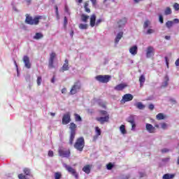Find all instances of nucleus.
<instances>
[{
	"label": "nucleus",
	"instance_id": "nucleus-1",
	"mask_svg": "<svg viewBox=\"0 0 179 179\" xmlns=\"http://www.w3.org/2000/svg\"><path fill=\"white\" fill-rule=\"evenodd\" d=\"M43 19V16L38 15L33 18V17L26 15L25 23L31 26H37L40 23V20Z\"/></svg>",
	"mask_w": 179,
	"mask_h": 179
},
{
	"label": "nucleus",
	"instance_id": "nucleus-2",
	"mask_svg": "<svg viewBox=\"0 0 179 179\" xmlns=\"http://www.w3.org/2000/svg\"><path fill=\"white\" fill-rule=\"evenodd\" d=\"M74 148L76 150H78V152H83V148H85V138L80 137L77 138L74 144Z\"/></svg>",
	"mask_w": 179,
	"mask_h": 179
},
{
	"label": "nucleus",
	"instance_id": "nucleus-3",
	"mask_svg": "<svg viewBox=\"0 0 179 179\" xmlns=\"http://www.w3.org/2000/svg\"><path fill=\"white\" fill-rule=\"evenodd\" d=\"M76 128L77 126L75 123L72 122L70 124L69 129H70V138L69 143L71 145L73 144V139H75V135H76Z\"/></svg>",
	"mask_w": 179,
	"mask_h": 179
},
{
	"label": "nucleus",
	"instance_id": "nucleus-4",
	"mask_svg": "<svg viewBox=\"0 0 179 179\" xmlns=\"http://www.w3.org/2000/svg\"><path fill=\"white\" fill-rule=\"evenodd\" d=\"M80 89H82V83H80V81H76L71 87V89L70 90V94L71 96H73V94L79 93V92H80Z\"/></svg>",
	"mask_w": 179,
	"mask_h": 179
},
{
	"label": "nucleus",
	"instance_id": "nucleus-5",
	"mask_svg": "<svg viewBox=\"0 0 179 179\" xmlns=\"http://www.w3.org/2000/svg\"><path fill=\"white\" fill-rule=\"evenodd\" d=\"M59 155L62 157H69L71 156V150L68 148L60 147L58 150Z\"/></svg>",
	"mask_w": 179,
	"mask_h": 179
},
{
	"label": "nucleus",
	"instance_id": "nucleus-6",
	"mask_svg": "<svg viewBox=\"0 0 179 179\" xmlns=\"http://www.w3.org/2000/svg\"><path fill=\"white\" fill-rule=\"evenodd\" d=\"M96 80L98 82H101V83H108L110 82V79H111V76L109 75H105V76H97L96 77Z\"/></svg>",
	"mask_w": 179,
	"mask_h": 179
},
{
	"label": "nucleus",
	"instance_id": "nucleus-7",
	"mask_svg": "<svg viewBox=\"0 0 179 179\" xmlns=\"http://www.w3.org/2000/svg\"><path fill=\"white\" fill-rule=\"evenodd\" d=\"M64 167L66 168V170L69 171L72 176L75 177L76 179H79V174L76 172V170H75L73 168H72L71 166L66 165V164H63Z\"/></svg>",
	"mask_w": 179,
	"mask_h": 179
},
{
	"label": "nucleus",
	"instance_id": "nucleus-8",
	"mask_svg": "<svg viewBox=\"0 0 179 179\" xmlns=\"http://www.w3.org/2000/svg\"><path fill=\"white\" fill-rule=\"evenodd\" d=\"M155 50L153 46H148L145 50L146 58H152L155 56Z\"/></svg>",
	"mask_w": 179,
	"mask_h": 179
},
{
	"label": "nucleus",
	"instance_id": "nucleus-9",
	"mask_svg": "<svg viewBox=\"0 0 179 179\" xmlns=\"http://www.w3.org/2000/svg\"><path fill=\"white\" fill-rule=\"evenodd\" d=\"M62 122L64 125H67L71 122V113L69 112L66 113L62 117Z\"/></svg>",
	"mask_w": 179,
	"mask_h": 179
},
{
	"label": "nucleus",
	"instance_id": "nucleus-10",
	"mask_svg": "<svg viewBox=\"0 0 179 179\" xmlns=\"http://www.w3.org/2000/svg\"><path fill=\"white\" fill-rule=\"evenodd\" d=\"M179 23V20L178 18L174 19L173 21H167L165 24L166 27L167 29H171L172 26H174V24H178Z\"/></svg>",
	"mask_w": 179,
	"mask_h": 179
},
{
	"label": "nucleus",
	"instance_id": "nucleus-11",
	"mask_svg": "<svg viewBox=\"0 0 179 179\" xmlns=\"http://www.w3.org/2000/svg\"><path fill=\"white\" fill-rule=\"evenodd\" d=\"M131 100H134V95L131 94H126L122 96V101H123V103H127L128 101H131Z\"/></svg>",
	"mask_w": 179,
	"mask_h": 179
},
{
	"label": "nucleus",
	"instance_id": "nucleus-12",
	"mask_svg": "<svg viewBox=\"0 0 179 179\" xmlns=\"http://www.w3.org/2000/svg\"><path fill=\"white\" fill-rule=\"evenodd\" d=\"M145 129L149 134H155L156 132V128L149 123L145 124Z\"/></svg>",
	"mask_w": 179,
	"mask_h": 179
},
{
	"label": "nucleus",
	"instance_id": "nucleus-13",
	"mask_svg": "<svg viewBox=\"0 0 179 179\" xmlns=\"http://www.w3.org/2000/svg\"><path fill=\"white\" fill-rule=\"evenodd\" d=\"M55 57H57L55 52H52L50 54L48 65L49 68H54V59H55Z\"/></svg>",
	"mask_w": 179,
	"mask_h": 179
},
{
	"label": "nucleus",
	"instance_id": "nucleus-14",
	"mask_svg": "<svg viewBox=\"0 0 179 179\" xmlns=\"http://www.w3.org/2000/svg\"><path fill=\"white\" fill-rule=\"evenodd\" d=\"M110 120V115H107L105 117H96V121H99L100 124H104L105 122H108Z\"/></svg>",
	"mask_w": 179,
	"mask_h": 179
},
{
	"label": "nucleus",
	"instance_id": "nucleus-15",
	"mask_svg": "<svg viewBox=\"0 0 179 179\" xmlns=\"http://www.w3.org/2000/svg\"><path fill=\"white\" fill-rule=\"evenodd\" d=\"M23 62L25 68H27V69H30V68H31V63H30V59L27 56H24Z\"/></svg>",
	"mask_w": 179,
	"mask_h": 179
},
{
	"label": "nucleus",
	"instance_id": "nucleus-16",
	"mask_svg": "<svg viewBox=\"0 0 179 179\" xmlns=\"http://www.w3.org/2000/svg\"><path fill=\"white\" fill-rule=\"evenodd\" d=\"M128 22V20L127 19V17H123L121 20H120L117 22L118 24V27L121 28V27H124V26H125L127 24V22Z\"/></svg>",
	"mask_w": 179,
	"mask_h": 179
},
{
	"label": "nucleus",
	"instance_id": "nucleus-17",
	"mask_svg": "<svg viewBox=\"0 0 179 179\" xmlns=\"http://www.w3.org/2000/svg\"><path fill=\"white\" fill-rule=\"evenodd\" d=\"M65 71H69V64L68 59H65L64 64H63L62 69H60V72H65Z\"/></svg>",
	"mask_w": 179,
	"mask_h": 179
},
{
	"label": "nucleus",
	"instance_id": "nucleus-18",
	"mask_svg": "<svg viewBox=\"0 0 179 179\" xmlns=\"http://www.w3.org/2000/svg\"><path fill=\"white\" fill-rule=\"evenodd\" d=\"M90 24L91 27H94V26H96V15L92 14L90 16Z\"/></svg>",
	"mask_w": 179,
	"mask_h": 179
},
{
	"label": "nucleus",
	"instance_id": "nucleus-19",
	"mask_svg": "<svg viewBox=\"0 0 179 179\" xmlns=\"http://www.w3.org/2000/svg\"><path fill=\"white\" fill-rule=\"evenodd\" d=\"M125 87H127L126 84H119L114 87V90L120 92L121 90H124Z\"/></svg>",
	"mask_w": 179,
	"mask_h": 179
},
{
	"label": "nucleus",
	"instance_id": "nucleus-20",
	"mask_svg": "<svg viewBox=\"0 0 179 179\" xmlns=\"http://www.w3.org/2000/svg\"><path fill=\"white\" fill-rule=\"evenodd\" d=\"M129 52L131 55H136L138 54V46L134 45L130 48Z\"/></svg>",
	"mask_w": 179,
	"mask_h": 179
},
{
	"label": "nucleus",
	"instance_id": "nucleus-21",
	"mask_svg": "<svg viewBox=\"0 0 179 179\" xmlns=\"http://www.w3.org/2000/svg\"><path fill=\"white\" fill-rule=\"evenodd\" d=\"M123 36H124V32L122 31H120L117 34L116 38L115 39V44H118V43H120V40L122 38Z\"/></svg>",
	"mask_w": 179,
	"mask_h": 179
},
{
	"label": "nucleus",
	"instance_id": "nucleus-22",
	"mask_svg": "<svg viewBox=\"0 0 179 179\" xmlns=\"http://www.w3.org/2000/svg\"><path fill=\"white\" fill-rule=\"evenodd\" d=\"M145 80H146V78H145V75H141L139 78L140 87H143V85L145 84Z\"/></svg>",
	"mask_w": 179,
	"mask_h": 179
},
{
	"label": "nucleus",
	"instance_id": "nucleus-23",
	"mask_svg": "<svg viewBox=\"0 0 179 179\" xmlns=\"http://www.w3.org/2000/svg\"><path fill=\"white\" fill-rule=\"evenodd\" d=\"M44 37V35L41 32H38L35 34V36L33 37L34 40H40L41 38H43Z\"/></svg>",
	"mask_w": 179,
	"mask_h": 179
},
{
	"label": "nucleus",
	"instance_id": "nucleus-24",
	"mask_svg": "<svg viewBox=\"0 0 179 179\" xmlns=\"http://www.w3.org/2000/svg\"><path fill=\"white\" fill-rule=\"evenodd\" d=\"M176 177L175 174L166 173L163 176L162 179H173Z\"/></svg>",
	"mask_w": 179,
	"mask_h": 179
},
{
	"label": "nucleus",
	"instance_id": "nucleus-25",
	"mask_svg": "<svg viewBox=\"0 0 179 179\" xmlns=\"http://www.w3.org/2000/svg\"><path fill=\"white\" fill-rule=\"evenodd\" d=\"M126 121L129 122V124H134V122H135V115H131L127 118Z\"/></svg>",
	"mask_w": 179,
	"mask_h": 179
},
{
	"label": "nucleus",
	"instance_id": "nucleus-26",
	"mask_svg": "<svg viewBox=\"0 0 179 179\" xmlns=\"http://www.w3.org/2000/svg\"><path fill=\"white\" fill-rule=\"evenodd\" d=\"M134 106L136 107V108H138V110H143L145 108V105H143L142 102H137L134 103Z\"/></svg>",
	"mask_w": 179,
	"mask_h": 179
},
{
	"label": "nucleus",
	"instance_id": "nucleus-27",
	"mask_svg": "<svg viewBox=\"0 0 179 179\" xmlns=\"http://www.w3.org/2000/svg\"><path fill=\"white\" fill-rule=\"evenodd\" d=\"M169 76H165L164 80L162 83V87H166V86H168L169 85Z\"/></svg>",
	"mask_w": 179,
	"mask_h": 179
},
{
	"label": "nucleus",
	"instance_id": "nucleus-28",
	"mask_svg": "<svg viewBox=\"0 0 179 179\" xmlns=\"http://www.w3.org/2000/svg\"><path fill=\"white\" fill-rule=\"evenodd\" d=\"M83 171L84 173H86V174H90V165H86L83 168Z\"/></svg>",
	"mask_w": 179,
	"mask_h": 179
},
{
	"label": "nucleus",
	"instance_id": "nucleus-29",
	"mask_svg": "<svg viewBox=\"0 0 179 179\" xmlns=\"http://www.w3.org/2000/svg\"><path fill=\"white\" fill-rule=\"evenodd\" d=\"M89 15H86L85 14L81 15V20L84 22V23H87V20L89 19Z\"/></svg>",
	"mask_w": 179,
	"mask_h": 179
},
{
	"label": "nucleus",
	"instance_id": "nucleus-30",
	"mask_svg": "<svg viewBox=\"0 0 179 179\" xmlns=\"http://www.w3.org/2000/svg\"><path fill=\"white\" fill-rule=\"evenodd\" d=\"M25 176H29V177H33V176L31 175V171H30V169H29V168H25L23 170Z\"/></svg>",
	"mask_w": 179,
	"mask_h": 179
},
{
	"label": "nucleus",
	"instance_id": "nucleus-31",
	"mask_svg": "<svg viewBox=\"0 0 179 179\" xmlns=\"http://www.w3.org/2000/svg\"><path fill=\"white\" fill-rule=\"evenodd\" d=\"M74 117H75V120L77 122H82V117H80V115H79L78 113H75L74 114Z\"/></svg>",
	"mask_w": 179,
	"mask_h": 179
},
{
	"label": "nucleus",
	"instance_id": "nucleus-32",
	"mask_svg": "<svg viewBox=\"0 0 179 179\" xmlns=\"http://www.w3.org/2000/svg\"><path fill=\"white\" fill-rule=\"evenodd\" d=\"M120 131L123 135H125V134H127V130H125V125L122 124L120 127Z\"/></svg>",
	"mask_w": 179,
	"mask_h": 179
},
{
	"label": "nucleus",
	"instance_id": "nucleus-33",
	"mask_svg": "<svg viewBox=\"0 0 179 179\" xmlns=\"http://www.w3.org/2000/svg\"><path fill=\"white\" fill-rule=\"evenodd\" d=\"M79 29L81 30H86L87 29V24H80Z\"/></svg>",
	"mask_w": 179,
	"mask_h": 179
},
{
	"label": "nucleus",
	"instance_id": "nucleus-34",
	"mask_svg": "<svg viewBox=\"0 0 179 179\" xmlns=\"http://www.w3.org/2000/svg\"><path fill=\"white\" fill-rule=\"evenodd\" d=\"M150 21L147 20L145 21L144 24H143V28L144 29H148V27H149V26H150Z\"/></svg>",
	"mask_w": 179,
	"mask_h": 179
},
{
	"label": "nucleus",
	"instance_id": "nucleus-35",
	"mask_svg": "<svg viewBox=\"0 0 179 179\" xmlns=\"http://www.w3.org/2000/svg\"><path fill=\"white\" fill-rule=\"evenodd\" d=\"M157 120H164L165 117L164 115H163V113H159L158 115H157L156 116Z\"/></svg>",
	"mask_w": 179,
	"mask_h": 179
},
{
	"label": "nucleus",
	"instance_id": "nucleus-36",
	"mask_svg": "<svg viewBox=\"0 0 179 179\" xmlns=\"http://www.w3.org/2000/svg\"><path fill=\"white\" fill-rule=\"evenodd\" d=\"M164 15H171V8L170 7H167L164 10Z\"/></svg>",
	"mask_w": 179,
	"mask_h": 179
},
{
	"label": "nucleus",
	"instance_id": "nucleus-37",
	"mask_svg": "<svg viewBox=\"0 0 179 179\" xmlns=\"http://www.w3.org/2000/svg\"><path fill=\"white\" fill-rule=\"evenodd\" d=\"M61 177H62V175L59 172L55 173V179H61Z\"/></svg>",
	"mask_w": 179,
	"mask_h": 179
},
{
	"label": "nucleus",
	"instance_id": "nucleus-38",
	"mask_svg": "<svg viewBox=\"0 0 179 179\" xmlns=\"http://www.w3.org/2000/svg\"><path fill=\"white\" fill-rule=\"evenodd\" d=\"M131 125V131H133L134 132H135V131H136V123L133 122V123H130Z\"/></svg>",
	"mask_w": 179,
	"mask_h": 179
},
{
	"label": "nucleus",
	"instance_id": "nucleus-39",
	"mask_svg": "<svg viewBox=\"0 0 179 179\" xmlns=\"http://www.w3.org/2000/svg\"><path fill=\"white\" fill-rule=\"evenodd\" d=\"M113 167H114V164L113 163H109L106 165L107 170H112Z\"/></svg>",
	"mask_w": 179,
	"mask_h": 179
},
{
	"label": "nucleus",
	"instance_id": "nucleus-40",
	"mask_svg": "<svg viewBox=\"0 0 179 179\" xmlns=\"http://www.w3.org/2000/svg\"><path fill=\"white\" fill-rule=\"evenodd\" d=\"M96 135H98V136H100L101 135V130H100V128L96 127L95 129Z\"/></svg>",
	"mask_w": 179,
	"mask_h": 179
},
{
	"label": "nucleus",
	"instance_id": "nucleus-41",
	"mask_svg": "<svg viewBox=\"0 0 179 179\" xmlns=\"http://www.w3.org/2000/svg\"><path fill=\"white\" fill-rule=\"evenodd\" d=\"M37 85L38 86H40L41 85V82H43V79L41 78V76H38L37 78Z\"/></svg>",
	"mask_w": 179,
	"mask_h": 179
},
{
	"label": "nucleus",
	"instance_id": "nucleus-42",
	"mask_svg": "<svg viewBox=\"0 0 179 179\" xmlns=\"http://www.w3.org/2000/svg\"><path fill=\"white\" fill-rule=\"evenodd\" d=\"M173 9L177 12L179 10V4L178 3H175L173 4Z\"/></svg>",
	"mask_w": 179,
	"mask_h": 179
},
{
	"label": "nucleus",
	"instance_id": "nucleus-43",
	"mask_svg": "<svg viewBox=\"0 0 179 179\" xmlns=\"http://www.w3.org/2000/svg\"><path fill=\"white\" fill-rule=\"evenodd\" d=\"M160 127L162 129H167V124L166 123H160Z\"/></svg>",
	"mask_w": 179,
	"mask_h": 179
},
{
	"label": "nucleus",
	"instance_id": "nucleus-44",
	"mask_svg": "<svg viewBox=\"0 0 179 179\" xmlns=\"http://www.w3.org/2000/svg\"><path fill=\"white\" fill-rule=\"evenodd\" d=\"M155 33V29H149L147 30L145 34H153Z\"/></svg>",
	"mask_w": 179,
	"mask_h": 179
},
{
	"label": "nucleus",
	"instance_id": "nucleus-45",
	"mask_svg": "<svg viewBox=\"0 0 179 179\" xmlns=\"http://www.w3.org/2000/svg\"><path fill=\"white\" fill-rule=\"evenodd\" d=\"M162 153H169L170 152V149L169 148H163L161 150Z\"/></svg>",
	"mask_w": 179,
	"mask_h": 179
},
{
	"label": "nucleus",
	"instance_id": "nucleus-46",
	"mask_svg": "<svg viewBox=\"0 0 179 179\" xmlns=\"http://www.w3.org/2000/svg\"><path fill=\"white\" fill-rule=\"evenodd\" d=\"M101 22H103V19L101 18L98 19L95 22V26H99L100 23H101Z\"/></svg>",
	"mask_w": 179,
	"mask_h": 179
},
{
	"label": "nucleus",
	"instance_id": "nucleus-47",
	"mask_svg": "<svg viewBox=\"0 0 179 179\" xmlns=\"http://www.w3.org/2000/svg\"><path fill=\"white\" fill-rule=\"evenodd\" d=\"M159 22L162 24V23H164V18H163V15H159Z\"/></svg>",
	"mask_w": 179,
	"mask_h": 179
},
{
	"label": "nucleus",
	"instance_id": "nucleus-48",
	"mask_svg": "<svg viewBox=\"0 0 179 179\" xmlns=\"http://www.w3.org/2000/svg\"><path fill=\"white\" fill-rule=\"evenodd\" d=\"M18 178L19 179H27L26 178V176H24V175L22 174V173L18 175Z\"/></svg>",
	"mask_w": 179,
	"mask_h": 179
},
{
	"label": "nucleus",
	"instance_id": "nucleus-49",
	"mask_svg": "<svg viewBox=\"0 0 179 179\" xmlns=\"http://www.w3.org/2000/svg\"><path fill=\"white\" fill-rule=\"evenodd\" d=\"M90 1L92 2V6H96V5H97V0H90Z\"/></svg>",
	"mask_w": 179,
	"mask_h": 179
},
{
	"label": "nucleus",
	"instance_id": "nucleus-50",
	"mask_svg": "<svg viewBox=\"0 0 179 179\" xmlns=\"http://www.w3.org/2000/svg\"><path fill=\"white\" fill-rule=\"evenodd\" d=\"M64 27H66V24H68V18H66V17H64Z\"/></svg>",
	"mask_w": 179,
	"mask_h": 179
},
{
	"label": "nucleus",
	"instance_id": "nucleus-51",
	"mask_svg": "<svg viewBox=\"0 0 179 179\" xmlns=\"http://www.w3.org/2000/svg\"><path fill=\"white\" fill-rule=\"evenodd\" d=\"M48 156L50 157H52V156H54V152H52V150H49L48 152Z\"/></svg>",
	"mask_w": 179,
	"mask_h": 179
},
{
	"label": "nucleus",
	"instance_id": "nucleus-52",
	"mask_svg": "<svg viewBox=\"0 0 179 179\" xmlns=\"http://www.w3.org/2000/svg\"><path fill=\"white\" fill-rule=\"evenodd\" d=\"M64 10L68 15H69V8H68V6H64Z\"/></svg>",
	"mask_w": 179,
	"mask_h": 179
},
{
	"label": "nucleus",
	"instance_id": "nucleus-53",
	"mask_svg": "<svg viewBox=\"0 0 179 179\" xmlns=\"http://www.w3.org/2000/svg\"><path fill=\"white\" fill-rule=\"evenodd\" d=\"M100 113H101V114L102 115H108L107 114V111H106V110H101Z\"/></svg>",
	"mask_w": 179,
	"mask_h": 179
},
{
	"label": "nucleus",
	"instance_id": "nucleus-54",
	"mask_svg": "<svg viewBox=\"0 0 179 179\" xmlns=\"http://www.w3.org/2000/svg\"><path fill=\"white\" fill-rule=\"evenodd\" d=\"M84 9L87 13H90V8L89 7H84Z\"/></svg>",
	"mask_w": 179,
	"mask_h": 179
},
{
	"label": "nucleus",
	"instance_id": "nucleus-55",
	"mask_svg": "<svg viewBox=\"0 0 179 179\" xmlns=\"http://www.w3.org/2000/svg\"><path fill=\"white\" fill-rule=\"evenodd\" d=\"M98 138H99V136L97 134L94 136V137H93V142H96V141H97Z\"/></svg>",
	"mask_w": 179,
	"mask_h": 179
},
{
	"label": "nucleus",
	"instance_id": "nucleus-56",
	"mask_svg": "<svg viewBox=\"0 0 179 179\" xmlns=\"http://www.w3.org/2000/svg\"><path fill=\"white\" fill-rule=\"evenodd\" d=\"M149 110H153L155 108L154 104H150L148 106Z\"/></svg>",
	"mask_w": 179,
	"mask_h": 179
},
{
	"label": "nucleus",
	"instance_id": "nucleus-57",
	"mask_svg": "<svg viewBox=\"0 0 179 179\" xmlns=\"http://www.w3.org/2000/svg\"><path fill=\"white\" fill-rule=\"evenodd\" d=\"M62 94H66V88H63L62 90Z\"/></svg>",
	"mask_w": 179,
	"mask_h": 179
},
{
	"label": "nucleus",
	"instance_id": "nucleus-58",
	"mask_svg": "<svg viewBox=\"0 0 179 179\" xmlns=\"http://www.w3.org/2000/svg\"><path fill=\"white\" fill-rule=\"evenodd\" d=\"M84 8H89V1L85 3Z\"/></svg>",
	"mask_w": 179,
	"mask_h": 179
},
{
	"label": "nucleus",
	"instance_id": "nucleus-59",
	"mask_svg": "<svg viewBox=\"0 0 179 179\" xmlns=\"http://www.w3.org/2000/svg\"><path fill=\"white\" fill-rule=\"evenodd\" d=\"M165 61H166V63L167 67L169 68V61H168V58H167V57H165Z\"/></svg>",
	"mask_w": 179,
	"mask_h": 179
},
{
	"label": "nucleus",
	"instance_id": "nucleus-60",
	"mask_svg": "<svg viewBox=\"0 0 179 179\" xmlns=\"http://www.w3.org/2000/svg\"><path fill=\"white\" fill-rule=\"evenodd\" d=\"M55 10H56V15H57V16H58V7L57 6L55 7Z\"/></svg>",
	"mask_w": 179,
	"mask_h": 179
},
{
	"label": "nucleus",
	"instance_id": "nucleus-61",
	"mask_svg": "<svg viewBox=\"0 0 179 179\" xmlns=\"http://www.w3.org/2000/svg\"><path fill=\"white\" fill-rule=\"evenodd\" d=\"M134 1L135 2V3H138V2L142 1V0H134Z\"/></svg>",
	"mask_w": 179,
	"mask_h": 179
},
{
	"label": "nucleus",
	"instance_id": "nucleus-62",
	"mask_svg": "<svg viewBox=\"0 0 179 179\" xmlns=\"http://www.w3.org/2000/svg\"><path fill=\"white\" fill-rule=\"evenodd\" d=\"M170 38H171L170 36H165L166 40H170Z\"/></svg>",
	"mask_w": 179,
	"mask_h": 179
},
{
	"label": "nucleus",
	"instance_id": "nucleus-63",
	"mask_svg": "<svg viewBox=\"0 0 179 179\" xmlns=\"http://www.w3.org/2000/svg\"><path fill=\"white\" fill-rule=\"evenodd\" d=\"M26 2L28 3V5H30L31 0H26Z\"/></svg>",
	"mask_w": 179,
	"mask_h": 179
},
{
	"label": "nucleus",
	"instance_id": "nucleus-64",
	"mask_svg": "<svg viewBox=\"0 0 179 179\" xmlns=\"http://www.w3.org/2000/svg\"><path fill=\"white\" fill-rule=\"evenodd\" d=\"M70 36H71V37H73V31H72L70 33Z\"/></svg>",
	"mask_w": 179,
	"mask_h": 179
}]
</instances>
